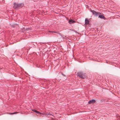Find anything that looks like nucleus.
<instances>
[{"label":"nucleus","mask_w":120,"mask_h":120,"mask_svg":"<svg viewBox=\"0 0 120 120\" xmlns=\"http://www.w3.org/2000/svg\"><path fill=\"white\" fill-rule=\"evenodd\" d=\"M36 112L39 114H41V113L40 112H39L37 110L36 111Z\"/></svg>","instance_id":"obj_9"},{"label":"nucleus","mask_w":120,"mask_h":120,"mask_svg":"<svg viewBox=\"0 0 120 120\" xmlns=\"http://www.w3.org/2000/svg\"><path fill=\"white\" fill-rule=\"evenodd\" d=\"M32 111H33L34 112H36V110H34V109H33L32 110Z\"/></svg>","instance_id":"obj_10"},{"label":"nucleus","mask_w":120,"mask_h":120,"mask_svg":"<svg viewBox=\"0 0 120 120\" xmlns=\"http://www.w3.org/2000/svg\"><path fill=\"white\" fill-rule=\"evenodd\" d=\"M44 114H45V115H47V116L49 115H51V114H50L49 113H45Z\"/></svg>","instance_id":"obj_8"},{"label":"nucleus","mask_w":120,"mask_h":120,"mask_svg":"<svg viewBox=\"0 0 120 120\" xmlns=\"http://www.w3.org/2000/svg\"><path fill=\"white\" fill-rule=\"evenodd\" d=\"M96 101L94 100H92L88 102V103L89 104H91L92 103L94 104L95 103Z\"/></svg>","instance_id":"obj_5"},{"label":"nucleus","mask_w":120,"mask_h":120,"mask_svg":"<svg viewBox=\"0 0 120 120\" xmlns=\"http://www.w3.org/2000/svg\"><path fill=\"white\" fill-rule=\"evenodd\" d=\"M89 20L87 19H85V24H88L89 23Z\"/></svg>","instance_id":"obj_6"},{"label":"nucleus","mask_w":120,"mask_h":120,"mask_svg":"<svg viewBox=\"0 0 120 120\" xmlns=\"http://www.w3.org/2000/svg\"><path fill=\"white\" fill-rule=\"evenodd\" d=\"M45 113H41V114H42L43 115H45V114H44Z\"/></svg>","instance_id":"obj_12"},{"label":"nucleus","mask_w":120,"mask_h":120,"mask_svg":"<svg viewBox=\"0 0 120 120\" xmlns=\"http://www.w3.org/2000/svg\"><path fill=\"white\" fill-rule=\"evenodd\" d=\"M90 10V11L95 16H99L101 14V13L100 12H97L94 10Z\"/></svg>","instance_id":"obj_3"},{"label":"nucleus","mask_w":120,"mask_h":120,"mask_svg":"<svg viewBox=\"0 0 120 120\" xmlns=\"http://www.w3.org/2000/svg\"><path fill=\"white\" fill-rule=\"evenodd\" d=\"M18 112H14V113H12V114H15V113H17Z\"/></svg>","instance_id":"obj_11"},{"label":"nucleus","mask_w":120,"mask_h":120,"mask_svg":"<svg viewBox=\"0 0 120 120\" xmlns=\"http://www.w3.org/2000/svg\"><path fill=\"white\" fill-rule=\"evenodd\" d=\"M75 22V21L72 20V19H70L69 20L68 22L70 24H71Z\"/></svg>","instance_id":"obj_4"},{"label":"nucleus","mask_w":120,"mask_h":120,"mask_svg":"<svg viewBox=\"0 0 120 120\" xmlns=\"http://www.w3.org/2000/svg\"><path fill=\"white\" fill-rule=\"evenodd\" d=\"M54 32L56 33H57L56 32Z\"/></svg>","instance_id":"obj_13"},{"label":"nucleus","mask_w":120,"mask_h":120,"mask_svg":"<svg viewBox=\"0 0 120 120\" xmlns=\"http://www.w3.org/2000/svg\"><path fill=\"white\" fill-rule=\"evenodd\" d=\"M77 75L82 79H84L86 77V75L83 73L82 72H79L77 74Z\"/></svg>","instance_id":"obj_2"},{"label":"nucleus","mask_w":120,"mask_h":120,"mask_svg":"<svg viewBox=\"0 0 120 120\" xmlns=\"http://www.w3.org/2000/svg\"><path fill=\"white\" fill-rule=\"evenodd\" d=\"M24 6V4L23 3H14V4L13 7L15 8H21Z\"/></svg>","instance_id":"obj_1"},{"label":"nucleus","mask_w":120,"mask_h":120,"mask_svg":"<svg viewBox=\"0 0 120 120\" xmlns=\"http://www.w3.org/2000/svg\"><path fill=\"white\" fill-rule=\"evenodd\" d=\"M99 18H100L102 19H105V18L104 16L102 15H99Z\"/></svg>","instance_id":"obj_7"},{"label":"nucleus","mask_w":120,"mask_h":120,"mask_svg":"<svg viewBox=\"0 0 120 120\" xmlns=\"http://www.w3.org/2000/svg\"><path fill=\"white\" fill-rule=\"evenodd\" d=\"M63 75L64 76H65L64 75Z\"/></svg>","instance_id":"obj_14"}]
</instances>
